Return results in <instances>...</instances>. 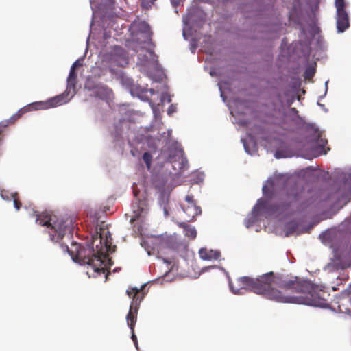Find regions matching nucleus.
I'll return each mask as SVG.
<instances>
[{
	"label": "nucleus",
	"instance_id": "obj_1",
	"mask_svg": "<svg viewBox=\"0 0 351 351\" xmlns=\"http://www.w3.org/2000/svg\"><path fill=\"white\" fill-rule=\"evenodd\" d=\"M230 287L234 294H243L246 290H250L278 302L315 306H323L326 303L310 282L300 280L298 277L282 278L275 276L272 271L256 278L240 277L235 282H230Z\"/></svg>",
	"mask_w": 351,
	"mask_h": 351
},
{
	"label": "nucleus",
	"instance_id": "obj_2",
	"mask_svg": "<svg viewBox=\"0 0 351 351\" xmlns=\"http://www.w3.org/2000/svg\"><path fill=\"white\" fill-rule=\"evenodd\" d=\"M97 241H99V244L101 245L102 237L99 235V237H93L91 245L87 244L86 246H82L75 243H72L71 248L69 249L67 245L61 243L60 247L63 252H68L74 261L87 265V274L88 275H93V277H96L101 274H105V278L107 279L110 271H107L105 264L106 258V252H113L116 247L112 246L111 241L106 237L104 241L106 252H104L102 246L99 247L98 245H96V249H94V243Z\"/></svg>",
	"mask_w": 351,
	"mask_h": 351
},
{
	"label": "nucleus",
	"instance_id": "obj_3",
	"mask_svg": "<svg viewBox=\"0 0 351 351\" xmlns=\"http://www.w3.org/2000/svg\"><path fill=\"white\" fill-rule=\"evenodd\" d=\"M36 223L47 227L51 240L54 242L59 243L67 232H71L72 220L70 219L58 218L45 213H36Z\"/></svg>",
	"mask_w": 351,
	"mask_h": 351
},
{
	"label": "nucleus",
	"instance_id": "obj_4",
	"mask_svg": "<svg viewBox=\"0 0 351 351\" xmlns=\"http://www.w3.org/2000/svg\"><path fill=\"white\" fill-rule=\"evenodd\" d=\"M287 195L289 202L276 206L275 212L282 213L287 211L293 203L297 204V211H304L313 206L317 200V197L315 195H312L310 191L305 193L296 184H294L287 189Z\"/></svg>",
	"mask_w": 351,
	"mask_h": 351
},
{
	"label": "nucleus",
	"instance_id": "obj_5",
	"mask_svg": "<svg viewBox=\"0 0 351 351\" xmlns=\"http://www.w3.org/2000/svg\"><path fill=\"white\" fill-rule=\"evenodd\" d=\"M66 103L65 97L63 95H60L48 99L46 101L35 102L29 104L27 106V108H21L16 114L12 115L10 119V123H14L17 119H19L25 112L27 110H45L50 108H54L63 104Z\"/></svg>",
	"mask_w": 351,
	"mask_h": 351
},
{
	"label": "nucleus",
	"instance_id": "obj_6",
	"mask_svg": "<svg viewBox=\"0 0 351 351\" xmlns=\"http://www.w3.org/2000/svg\"><path fill=\"white\" fill-rule=\"evenodd\" d=\"M143 288L144 286L143 285L140 289L132 287L126 291L127 295L132 299L130 311L126 317L127 322L132 326L134 322H136L139 305L144 298V293H143Z\"/></svg>",
	"mask_w": 351,
	"mask_h": 351
},
{
	"label": "nucleus",
	"instance_id": "obj_7",
	"mask_svg": "<svg viewBox=\"0 0 351 351\" xmlns=\"http://www.w3.org/2000/svg\"><path fill=\"white\" fill-rule=\"evenodd\" d=\"M132 27L139 43L147 44L153 47H155L152 39L153 33L147 23L140 21H134L132 23Z\"/></svg>",
	"mask_w": 351,
	"mask_h": 351
},
{
	"label": "nucleus",
	"instance_id": "obj_8",
	"mask_svg": "<svg viewBox=\"0 0 351 351\" xmlns=\"http://www.w3.org/2000/svg\"><path fill=\"white\" fill-rule=\"evenodd\" d=\"M311 136V147L314 154H327L330 150L328 145V141L323 136V134L317 128H312Z\"/></svg>",
	"mask_w": 351,
	"mask_h": 351
},
{
	"label": "nucleus",
	"instance_id": "obj_9",
	"mask_svg": "<svg viewBox=\"0 0 351 351\" xmlns=\"http://www.w3.org/2000/svg\"><path fill=\"white\" fill-rule=\"evenodd\" d=\"M184 199L185 204L181 205L185 215L183 217V219L185 221L189 222L193 220L196 216L200 215L202 209L199 206H197L193 195H187Z\"/></svg>",
	"mask_w": 351,
	"mask_h": 351
},
{
	"label": "nucleus",
	"instance_id": "obj_10",
	"mask_svg": "<svg viewBox=\"0 0 351 351\" xmlns=\"http://www.w3.org/2000/svg\"><path fill=\"white\" fill-rule=\"evenodd\" d=\"M178 247L179 243L174 236L164 237L160 240L159 250L160 251L165 248L176 251Z\"/></svg>",
	"mask_w": 351,
	"mask_h": 351
},
{
	"label": "nucleus",
	"instance_id": "obj_11",
	"mask_svg": "<svg viewBox=\"0 0 351 351\" xmlns=\"http://www.w3.org/2000/svg\"><path fill=\"white\" fill-rule=\"evenodd\" d=\"M94 94L96 97L104 101H110L113 97L112 89L104 85H97L95 87Z\"/></svg>",
	"mask_w": 351,
	"mask_h": 351
},
{
	"label": "nucleus",
	"instance_id": "obj_12",
	"mask_svg": "<svg viewBox=\"0 0 351 351\" xmlns=\"http://www.w3.org/2000/svg\"><path fill=\"white\" fill-rule=\"evenodd\" d=\"M350 26L346 12H337V28L338 32H343Z\"/></svg>",
	"mask_w": 351,
	"mask_h": 351
},
{
	"label": "nucleus",
	"instance_id": "obj_13",
	"mask_svg": "<svg viewBox=\"0 0 351 351\" xmlns=\"http://www.w3.org/2000/svg\"><path fill=\"white\" fill-rule=\"evenodd\" d=\"M282 178H274L271 180H268L265 185L263 187V193L265 197L271 198L274 195V188L276 184H278Z\"/></svg>",
	"mask_w": 351,
	"mask_h": 351
},
{
	"label": "nucleus",
	"instance_id": "obj_14",
	"mask_svg": "<svg viewBox=\"0 0 351 351\" xmlns=\"http://www.w3.org/2000/svg\"><path fill=\"white\" fill-rule=\"evenodd\" d=\"M199 254L202 259L206 261L217 260L221 255L219 251L208 250L207 248H201L199 250Z\"/></svg>",
	"mask_w": 351,
	"mask_h": 351
},
{
	"label": "nucleus",
	"instance_id": "obj_15",
	"mask_svg": "<svg viewBox=\"0 0 351 351\" xmlns=\"http://www.w3.org/2000/svg\"><path fill=\"white\" fill-rule=\"evenodd\" d=\"M76 63H73L71 67L67 78V90L75 91L77 84V73H75Z\"/></svg>",
	"mask_w": 351,
	"mask_h": 351
},
{
	"label": "nucleus",
	"instance_id": "obj_16",
	"mask_svg": "<svg viewBox=\"0 0 351 351\" xmlns=\"http://www.w3.org/2000/svg\"><path fill=\"white\" fill-rule=\"evenodd\" d=\"M167 162L172 164V167L173 169L180 170L183 167V155H168Z\"/></svg>",
	"mask_w": 351,
	"mask_h": 351
},
{
	"label": "nucleus",
	"instance_id": "obj_17",
	"mask_svg": "<svg viewBox=\"0 0 351 351\" xmlns=\"http://www.w3.org/2000/svg\"><path fill=\"white\" fill-rule=\"evenodd\" d=\"M179 227L184 229V234L192 239H195L197 236V231L195 228L191 226L186 224L185 222L178 223Z\"/></svg>",
	"mask_w": 351,
	"mask_h": 351
},
{
	"label": "nucleus",
	"instance_id": "obj_18",
	"mask_svg": "<svg viewBox=\"0 0 351 351\" xmlns=\"http://www.w3.org/2000/svg\"><path fill=\"white\" fill-rule=\"evenodd\" d=\"M171 152L172 154H182L184 152V149L180 143L178 142H173L171 143L170 147Z\"/></svg>",
	"mask_w": 351,
	"mask_h": 351
},
{
	"label": "nucleus",
	"instance_id": "obj_19",
	"mask_svg": "<svg viewBox=\"0 0 351 351\" xmlns=\"http://www.w3.org/2000/svg\"><path fill=\"white\" fill-rule=\"evenodd\" d=\"M10 197L13 199L14 208L19 210L21 207V203L16 193H12Z\"/></svg>",
	"mask_w": 351,
	"mask_h": 351
},
{
	"label": "nucleus",
	"instance_id": "obj_20",
	"mask_svg": "<svg viewBox=\"0 0 351 351\" xmlns=\"http://www.w3.org/2000/svg\"><path fill=\"white\" fill-rule=\"evenodd\" d=\"M343 187L345 189L351 191V173L344 176Z\"/></svg>",
	"mask_w": 351,
	"mask_h": 351
},
{
	"label": "nucleus",
	"instance_id": "obj_21",
	"mask_svg": "<svg viewBox=\"0 0 351 351\" xmlns=\"http://www.w3.org/2000/svg\"><path fill=\"white\" fill-rule=\"evenodd\" d=\"M315 69L313 66H308L304 71V77L311 80L315 75Z\"/></svg>",
	"mask_w": 351,
	"mask_h": 351
},
{
	"label": "nucleus",
	"instance_id": "obj_22",
	"mask_svg": "<svg viewBox=\"0 0 351 351\" xmlns=\"http://www.w3.org/2000/svg\"><path fill=\"white\" fill-rule=\"evenodd\" d=\"M136 322H134V324H132V326L130 325V323L128 322H127V324H128V326L130 327L131 332H132V336H131L132 340L134 342L136 348L138 349L137 337H136V335L134 334V326H135Z\"/></svg>",
	"mask_w": 351,
	"mask_h": 351
},
{
	"label": "nucleus",
	"instance_id": "obj_23",
	"mask_svg": "<svg viewBox=\"0 0 351 351\" xmlns=\"http://www.w3.org/2000/svg\"><path fill=\"white\" fill-rule=\"evenodd\" d=\"M335 6L337 12H346L345 10L346 5L344 0H335Z\"/></svg>",
	"mask_w": 351,
	"mask_h": 351
},
{
	"label": "nucleus",
	"instance_id": "obj_24",
	"mask_svg": "<svg viewBox=\"0 0 351 351\" xmlns=\"http://www.w3.org/2000/svg\"><path fill=\"white\" fill-rule=\"evenodd\" d=\"M143 160L146 164L148 170L151 169V162L152 160V155H143Z\"/></svg>",
	"mask_w": 351,
	"mask_h": 351
},
{
	"label": "nucleus",
	"instance_id": "obj_25",
	"mask_svg": "<svg viewBox=\"0 0 351 351\" xmlns=\"http://www.w3.org/2000/svg\"><path fill=\"white\" fill-rule=\"evenodd\" d=\"M156 0H141V6L144 8H149L154 4Z\"/></svg>",
	"mask_w": 351,
	"mask_h": 351
},
{
	"label": "nucleus",
	"instance_id": "obj_26",
	"mask_svg": "<svg viewBox=\"0 0 351 351\" xmlns=\"http://www.w3.org/2000/svg\"><path fill=\"white\" fill-rule=\"evenodd\" d=\"M184 0H171V2L174 7H176L179 5Z\"/></svg>",
	"mask_w": 351,
	"mask_h": 351
},
{
	"label": "nucleus",
	"instance_id": "obj_27",
	"mask_svg": "<svg viewBox=\"0 0 351 351\" xmlns=\"http://www.w3.org/2000/svg\"><path fill=\"white\" fill-rule=\"evenodd\" d=\"M297 156H298L299 155H296ZM302 156H304V158H306V159H312L313 157H311L312 155H302ZM314 157H317L319 155L318 154H316V155H313Z\"/></svg>",
	"mask_w": 351,
	"mask_h": 351
},
{
	"label": "nucleus",
	"instance_id": "obj_28",
	"mask_svg": "<svg viewBox=\"0 0 351 351\" xmlns=\"http://www.w3.org/2000/svg\"><path fill=\"white\" fill-rule=\"evenodd\" d=\"M275 157L277 158V159H279V158H287V157H291L293 155H274Z\"/></svg>",
	"mask_w": 351,
	"mask_h": 351
},
{
	"label": "nucleus",
	"instance_id": "obj_29",
	"mask_svg": "<svg viewBox=\"0 0 351 351\" xmlns=\"http://www.w3.org/2000/svg\"><path fill=\"white\" fill-rule=\"evenodd\" d=\"M1 196L3 199H5V200L10 199V197L8 195H5L3 192L1 193Z\"/></svg>",
	"mask_w": 351,
	"mask_h": 351
},
{
	"label": "nucleus",
	"instance_id": "obj_30",
	"mask_svg": "<svg viewBox=\"0 0 351 351\" xmlns=\"http://www.w3.org/2000/svg\"><path fill=\"white\" fill-rule=\"evenodd\" d=\"M173 112H174V109H173V106H171L169 108L167 112H168V114H171V113H173Z\"/></svg>",
	"mask_w": 351,
	"mask_h": 351
},
{
	"label": "nucleus",
	"instance_id": "obj_31",
	"mask_svg": "<svg viewBox=\"0 0 351 351\" xmlns=\"http://www.w3.org/2000/svg\"><path fill=\"white\" fill-rule=\"evenodd\" d=\"M243 145H244V147H245V152H246L247 153H248V154H249V153L250 152V149L247 148V147L246 146L245 141H243Z\"/></svg>",
	"mask_w": 351,
	"mask_h": 351
},
{
	"label": "nucleus",
	"instance_id": "obj_32",
	"mask_svg": "<svg viewBox=\"0 0 351 351\" xmlns=\"http://www.w3.org/2000/svg\"><path fill=\"white\" fill-rule=\"evenodd\" d=\"M106 3L110 4L113 3L114 0H103Z\"/></svg>",
	"mask_w": 351,
	"mask_h": 351
},
{
	"label": "nucleus",
	"instance_id": "obj_33",
	"mask_svg": "<svg viewBox=\"0 0 351 351\" xmlns=\"http://www.w3.org/2000/svg\"><path fill=\"white\" fill-rule=\"evenodd\" d=\"M74 63H76V67H77V66H80V65H81V64H80V63H79V62H78V61H76V62H75Z\"/></svg>",
	"mask_w": 351,
	"mask_h": 351
},
{
	"label": "nucleus",
	"instance_id": "obj_34",
	"mask_svg": "<svg viewBox=\"0 0 351 351\" xmlns=\"http://www.w3.org/2000/svg\"><path fill=\"white\" fill-rule=\"evenodd\" d=\"M2 139H3V136H2L1 132L0 131V143L1 142Z\"/></svg>",
	"mask_w": 351,
	"mask_h": 351
},
{
	"label": "nucleus",
	"instance_id": "obj_35",
	"mask_svg": "<svg viewBox=\"0 0 351 351\" xmlns=\"http://www.w3.org/2000/svg\"><path fill=\"white\" fill-rule=\"evenodd\" d=\"M291 110H293V112H295V111L297 112V110H296V109L295 108H292Z\"/></svg>",
	"mask_w": 351,
	"mask_h": 351
},
{
	"label": "nucleus",
	"instance_id": "obj_36",
	"mask_svg": "<svg viewBox=\"0 0 351 351\" xmlns=\"http://www.w3.org/2000/svg\"><path fill=\"white\" fill-rule=\"evenodd\" d=\"M275 154H281V153L280 152L277 151Z\"/></svg>",
	"mask_w": 351,
	"mask_h": 351
}]
</instances>
